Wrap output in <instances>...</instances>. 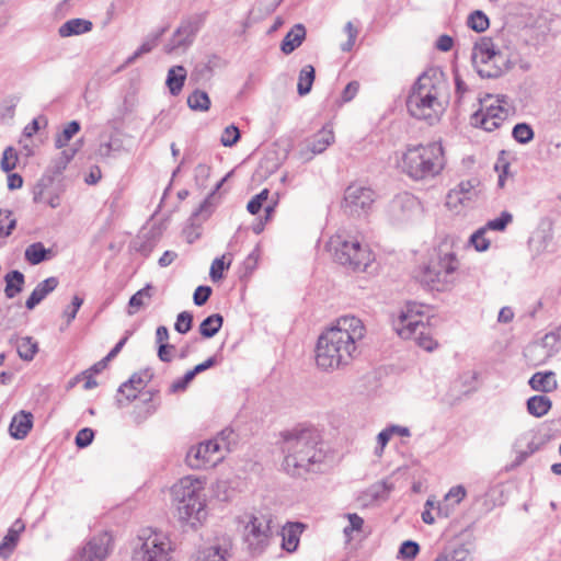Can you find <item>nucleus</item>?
<instances>
[{"label": "nucleus", "instance_id": "52", "mask_svg": "<svg viewBox=\"0 0 561 561\" xmlns=\"http://www.w3.org/2000/svg\"><path fill=\"white\" fill-rule=\"evenodd\" d=\"M346 517L350 524L344 528L343 531L346 537L351 538L352 533L362 530L364 519L356 513H348L346 514Z\"/></svg>", "mask_w": 561, "mask_h": 561}, {"label": "nucleus", "instance_id": "40", "mask_svg": "<svg viewBox=\"0 0 561 561\" xmlns=\"http://www.w3.org/2000/svg\"><path fill=\"white\" fill-rule=\"evenodd\" d=\"M16 348L22 359L32 360L38 351V345L31 336H24L18 340Z\"/></svg>", "mask_w": 561, "mask_h": 561}, {"label": "nucleus", "instance_id": "58", "mask_svg": "<svg viewBox=\"0 0 561 561\" xmlns=\"http://www.w3.org/2000/svg\"><path fill=\"white\" fill-rule=\"evenodd\" d=\"M345 32L347 33V42L341 45V49L343 51H350L356 41L358 30L353 25L352 22H347L344 27Z\"/></svg>", "mask_w": 561, "mask_h": 561}, {"label": "nucleus", "instance_id": "31", "mask_svg": "<svg viewBox=\"0 0 561 561\" xmlns=\"http://www.w3.org/2000/svg\"><path fill=\"white\" fill-rule=\"evenodd\" d=\"M524 355L527 359V363L534 367L543 365L551 357L550 351L541 342H536L528 345L525 348Z\"/></svg>", "mask_w": 561, "mask_h": 561}, {"label": "nucleus", "instance_id": "39", "mask_svg": "<svg viewBox=\"0 0 561 561\" xmlns=\"http://www.w3.org/2000/svg\"><path fill=\"white\" fill-rule=\"evenodd\" d=\"M316 71L311 65H306L299 72L297 91L299 95H306L310 92L313 81H314Z\"/></svg>", "mask_w": 561, "mask_h": 561}, {"label": "nucleus", "instance_id": "25", "mask_svg": "<svg viewBox=\"0 0 561 561\" xmlns=\"http://www.w3.org/2000/svg\"><path fill=\"white\" fill-rule=\"evenodd\" d=\"M92 28V21L82 18H73L67 20L58 27V35L62 38L80 36L91 32Z\"/></svg>", "mask_w": 561, "mask_h": 561}, {"label": "nucleus", "instance_id": "50", "mask_svg": "<svg viewBox=\"0 0 561 561\" xmlns=\"http://www.w3.org/2000/svg\"><path fill=\"white\" fill-rule=\"evenodd\" d=\"M419 551L420 546L417 542L407 540L401 543V547L399 549V556L404 560H412L417 556Z\"/></svg>", "mask_w": 561, "mask_h": 561}, {"label": "nucleus", "instance_id": "34", "mask_svg": "<svg viewBox=\"0 0 561 561\" xmlns=\"http://www.w3.org/2000/svg\"><path fill=\"white\" fill-rule=\"evenodd\" d=\"M152 286L146 285L144 288L139 289L136 294H134L129 299L127 313L129 316H134L139 310L149 306L152 298Z\"/></svg>", "mask_w": 561, "mask_h": 561}, {"label": "nucleus", "instance_id": "63", "mask_svg": "<svg viewBox=\"0 0 561 561\" xmlns=\"http://www.w3.org/2000/svg\"><path fill=\"white\" fill-rule=\"evenodd\" d=\"M359 90V83L357 81H351L342 92L343 102L352 101Z\"/></svg>", "mask_w": 561, "mask_h": 561}, {"label": "nucleus", "instance_id": "11", "mask_svg": "<svg viewBox=\"0 0 561 561\" xmlns=\"http://www.w3.org/2000/svg\"><path fill=\"white\" fill-rule=\"evenodd\" d=\"M471 59L481 78H497L507 68L506 56L490 37H482L474 44Z\"/></svg>", "mask_w": 561, "mask_h": 561}, {"label": "nucleus", "instance_id": "53", "mask_svg": "<svg viewBox=\"0 0 561 561\" xmlns=\"http://www.w3.org/2000/svg\"><path fill=\"white\" fill-rule=\"evenodd\" d=\"M83 304V299L79 296H73L71 305L68 306L64 312L62 317L66 319V327H68L72 320H75L78 310Z\"/></svg>", "mask_w": 561, "mask_h": 561}, {"label": "nucleus", "instance_id": "6", "mask_svg": "<svg viewBox=\"0 0 561 561\" xmlns=\"http://www.w3.org/2000/svg\"><path fill=\"white\" fill-rule=\"evenodd\" d=\"M205 480L187 476L178 483V514L182 524L196 529L206 519Z\"/></svg>", "mask_w": 561, "mask_h": 561}, {"label": "nucleus", "instance_id": "54", "mask_svg": "<svg viewBox=\"0 0 561 561\" xmlns=\"http://www.w3.org/2000/svg\"><path fill=\"white\" fill-rule=\"evenodd\" d=\"M240 138V131L234 125H230L225 128L221 136V144L225 147H231L237 144Z\"/></svg>", "mask_w": 561, "mask_h": 561}, {"label": "nucleus", "instance_id": "37", "mask_svg": "<svg viewBox=\"0 0 561 561\" xmlns=\"http://www.w3.org/2000/svg\"><path fill=\"white\" fill-rule=\"evenodd\" d=\"M33 201L35 203H43L51 208H57L60 205V197L57 193L46 190L44 184H37L33 191Z\"/></svg>", "mask_w": 561, "mask_h": 561}, {"label": "nucleus", "instance_id": "51", "mask_svg": "<svg viewBox=\"0 0 561 561\" xmlns=\"http://www.w3.org/2000/svg\"><path fill=\"white\" fill-rule=\"evenodd\" d=\"M513 216L508 211H503L499 218L488 221L486 230L503 231L506 226L512 221Z\"/></svg>", "mask_w": 561, "mask_h": 561}, {"label": "nucleus", "instance_id": "26", "mask_svg": "<svg viewBox=\"0 0 561 561\" xmlns=\"http://www.w3.org/2000/svg\"><path fill=\"white\" fill-rule=\"evenodd\" d=\"M58 286V279L54 276L44 279L38 283L34 290L31 293L30 297L25 302V307L28 310L34 309L47 295L56 289Z\"/></svg>", "mask_w": 561, "mask_h": 561}, {"label": "nucleus", "instance_id": "43", "mask_svg": "<svg viewBox=\"0 0 561 561\" xmlns=\"http://www.w3.org/2000/svg\"><path fill=\"white\" fill-rule=\"evenodd\" d=\"M16 219L9 209H0V238L9 237L15 228Z\"/></svg>", "mask_w": 561, "mask_h": 561}, {"label": "nucleus", "instance_id": "60", "mask_svg": "<svg viewBox=\"0 0 561 561\" xmlns=\"http://www.w3.org/2000/svg\"><path fill=\"white\" fill-rule=\"evenodd\" d=\"M193 316L183 311L178 314V333H186L192 328Z\"/></svg>", "mask_w": 561, "mask_h": 561}, {"label": "nucleus", "instance_id": "33", "mask_svg": "<svg viewBox=\"0 0 561 561\" xmlns=\"http://www.w3.org/2000/svg\"><path fill=\"white\" fill-rule=\"evenodd\" d=\"M529 386L535 391L551 392L557 389V380L553 371H538L529 379Z\"/></svg>", "mask_w": 561, "mask_h": 561}, {"label": "nucleus", "instance_id": "24", "mask_svg": "<svg viewBox=\"0 0 561 561\" xmlns=\"http://www.w3.org/2000/svg\"><path fill=\"white\" fill-rule=\"evenodd\" d=\"M137 101V91L134 88H130L125 92L123 99L116 105L108 124L116 125L122 123L125 117L136 108Z\"/></svg>", "mask_w": 561, "mask_h": 561}, {"label": "nucleus", "instance_id": "29", "mask_svg": "<svg viewBox=\"0 0 561 561\" xmlns=\"http://www.w3.org/2000/svg\"><path fill=\"white\" fill-rule=\"evenodd\" d=\"M304 525L300 523H290L283 527L282 548L287 552L296 551L299 545V538L302 533Z\"/></svg>", "mask_w": 561, "mask_h": 561}, {"label": "nucleus", "instance_id": "36", "mask_svg": "<svg viewBox=\"0 0 561 561\" xmlns=\"http://www.w3.org/2000/svg\"><path fill=\"white\" fill-rule=\"evenodd\" d=\"M4 280L5 296L11 299L22 291L25 278L23 273H21L20 271H11L5 275Z\"/></svg>", "mask_w": 561, "mask_h": 561}, {"label": "nucleus", "instance_id": "8", "mask_svg": "<svg viewBox=\"0 0 561 561\" xmlns=\"http://www.w3.org/2000/svg\"><path fill=\"white\" fill-rule=\"evenodd\" d=\"M334 260L354 271H365L374 261V254L367 244L346 231H339L329 241Z\"/></svg>", "mask_w": 561, "mask_h": 561}, {"label": "nucleus", "instance_id": "64", "mask_svg": "<svg viewBox=\"0 0 561 561\" xmlns=\"http://www.w3.org/2000/svg\"><path fill=\"white\" fill-rule=\"evenodd\" d=\"M392 436L390 435V433L388 432L387 427L385 430H382L378 436H377V443H378V447L376 448L375 450V454L377 456H381L382 453H383V449L385 447L387 446V444L389 443L390 438Z\"/></svg>", "mask_w": 561, "mask_h": 561}, {"label": "nucleus", "instance_id": "17", "mask_svg": "<svg viewBox=\"0 0 561 561\" xmlns=\"http://www.w3.org/2000/svg\"><path fill=\"white\" fill-rule=\"evenodd\" d=\"M391 211L397 220L408 221L419 218L423 213L421 202L410 193H402L391 203Z\"/></svg>", "mask_w": 561, "mask_h": 561}, {"label": "nucleus", "instance_id": "41", "mask_svg": "<svg viewBox=\"0 0 561 561\" xmlns=\"http://www.w3.org/2000/svg\"><path fill=\"white\" fill-rule=\"evenodd\" d=\"M80 123L77 121L69 122L64 129L56 135L55 137V146L57 149H61L68 145V142L72 139V137L79 133Z\"/></svg>", "mask_w": 561, "mask_h": 561}, {"label": "nucleus", "instance_id": "38", "mask_svg": "<svg viewBox=\"0 0 561 561\" xmlns=\"http://www.w3.org/2000/svg\"><path fill=\"white\" fill-rule=\"evenodd\" d=\"M224 323V318L219 313H214L206 319L199 325V333L202 336L206 339H210L216 335L221 329Z\"/></svg>", "mask_w": 561, "mask_h": 561}, {"label": "nucleus", "instance_id": "45", "mask_svg": "<svg viewBox=\"0 0 561 561\" xmlns=\"http://www.w3.org/2000/svg\"><path fill=\"white\" fill-rule=\"evenodd\" d=\"M489 24L488 16L480 10L473 11L468 18V25L476 32H484Z\"/></svg>", "mask_w": 561, "mask_h": 561}, {"label": "nucleus", "instance_id": "9", "mask_svg": "<svg viewBox=\"0 0 561 561\" xmlns=\"http://www.w3.org/2000/svg\"><path fill=\"white\" fill-rule=\"evenodd\" d=\"M170 537L151 528L139 531L133 548L134 561H174Z\"/></svg>", "mask_w": 561, "mask_h": 561}, {"label": "nucleus", "instance_id": "2", "mask_svg": "<svg viewBox=\"0 0 561 561\" xmlns=\"http://www.w3.org/2000/svg\"><path fill=\"white\" fill-rule=\"evenodd\" d=\"M283 468L293 477H301L321 469L325 458V444L320 432L312 426H296L280 433Z\"/></svg>", "mask_w": 561, "mask_h": 561}, {"label": "nucleus", "instance_id": "19", "mask_svg": "<svg viewBox=\"0 0 561 561\" xmlns=\"http://www.w3.org/2000/svg\"><path fill=\"white\" fill-rule=\"evenodd\" d=\"M206 13H194L182 19L178 27V49H186L193 44L197 33L202 28Z\"/></svg>", "mask_w": 561, "mask_h": 561}, {"label": "nucleus", "instance_id": "46", "mask_svg": "<svg viewBox=\"0 0 561 561\" xmlns=\"http://www.w3.org/2000/svg\"><path fill=\"white\" fill-rule=\"evenodd\" d=\"M19 157L18 152L13 147H8L4 149L2 153V159L0 162L1 169L3 172L12 171L18 163Z\"/></svg>", "mask_w": 561, "mask_h": 561}, {"label": "nucleus", "instance_id": "4", "mask_svg": "<svg viewBox=\"0 0 561 561\" xmlns=\"http://www.w3.org/2000/svg\"><path fill=\"white\" fill-rule=\"evenodd\" d=\"M460 262L450 244L443 242L430 262L422 268L420 280L431 290L446 291L451 289L458 278Z\"/></svg>", "mask_w": 561, "mask_h": 561}, {"label": "nucleus", "instance_id": "12", "mask_svg": "<svg viewBox=\"0 0 561 561\" xmlns=\"http://www.w3.org/2000/svg\"><path fill=\"white\" fill-rule=\"evenodd\" d=\"M482 107L472 116L473 124L486 131L499 128L510 114L505 95H486L481 100Z\"/></svg>", "mask_w": 561, "mask_h": 561}, {"label": "nucleus", "instance_id": "30", "mask_svg": "<svg viewBox=\"0 0 561 561\" xmlns=\"http://www.w3.org/2000/svg\"><path fill=\"white\" fill-rule=\"evenodd\" d=\"M55 256L51 249L45 248L42 242H34L26 247L24 257L31 265H38L44 261L50 260Z\"/></svg>", "mask_w": 561, "mask_h": 561}, {"label": "nucleus", "instance_id": "35", "mask_svg": "<svg viewBox=\"0 0 561 561\" xmlns=\"http://www.w3.org/2000/svg\"><path fill=\"white\" fill-rule=\"evenodd\" d=\"M551 400L543 394H536L527 400V411L535 417H542L551 409Z\"/></svg>", "mask_w": 561, "mask_h": 561}, {"label": "nucleus", "instance_id": "10", "mask_svg": "<svg viewBox=\"0 0 561 561\" xmlns=\"http://www.w3.org/2000/svg\"><path fill=\"white\" fill-rule=\"evenodd\" d=\"M422 318V306L409 304L405 310H402L399 317L393 320V329L402 339L414 340L425 351H433L436 343Z\"/></svg>", "mask_w": 561, "mask_h": 561}, {"label": "nucleus", "instance_id": "18", "mask_svg": "<svg viewBox=\"0 0 561 561\" xmlns=\"http://www.w3.org/2000/svg\"><path fill=\"white\" fill-rule=\"evenodd\" d=\"M214 213V205L209 199H204L192 213L188 224L183 228V236L188 244H192L201 237L202 225Z\"/></svg>", "mask_w": 561, "mask_h": 561}, {"label": "nucleus", "instance_id": "21", "mask_svg": "<svg viewBox=\"0 0 561 561\" xmlns=\"http://www.w3.org/2000/svg\"><path fill=\"white\" fill-rule=\"evenodd\" d=\"M151 378L152 374L148 369L135 373L126 382L119 387L118 393L124 396L128 402L133 401L145 392L142 390L151 380Z\"/></svg>", "mask_w": 561, "mask_h": 561}, {"label": "nucleus", "instance_id": "15", "mask_svg": "<svg viewBox=\"0 0 561 561\" xmlns=\"http://www.w3.org/2000/svg\"><path fill=\"white\" fill-rule=\"evenodd\" d=\"M112 548V536L101 533L90 539L71 561H104Z\"/></svg>", "mask_w": 561, "mask_h": 561}, {"label": "nucleus", "instance_id": "7", "mask_svg": "<svg viewBox=\"0 0 561 561\" xmlns=\"http://www.w3.org/2000/svg\"><path fill=\"white\" fill-rule=\"evenodd\" d=\"M444 167V149L439 142L410 147L402 158L403 171L414 180L434 178Z\"/></svg>", "mask_w": 561, "mask_h": 561}, {"label": "nucleus", "instance_id": "48", "mask_svg": "<svg viewBox=\"0 0 561 561\" xmlns=\"http://www.w3.org/2000/svg\"><path fill=\"white\" fill-rule=\"evenodd\" d=\"M486 228H480L470 237V243L479 252L485 251L490 247V241L485 238Z\"/></svg>", "mask_w": 561, "mask_h": 561}, {"label": "nucleus", "instance_id": "47", "mask_svg": "<svg viewBox=\"0 0 561 561\" xmlns=\"http://www.w3.org/2000/svg\"><path fill=\"white\" fill-rule=\"evenodd\" d=\"M121 148V140L118 138L111 136L108 141L100 144L98 154L103 158H108L113 156V153L118 152Z\"/></svg>", "mask_w": 561, "mask_h": 561}, {"label": "nucleus", "instance_id": "59", "mask_svg": "<svg viewBox=\"0 0 561 561\" xmlns=\"http://www.w3.org/2000/svg\"><path fill=\"white\" fill-rule=\"evenodd\" d=\"M93 437H94V433L91 428H88V427L82 428L78 432V434L76 436V444L78 447L84 448L92 443Z\"/></svg>", "mask_w": 561, "mask_h": 561}, {"label": "nucleus", "instance_id": "20", "mask_svg": "<svg viewBox=\"0 0 561 561\" xmlns=\"http://www.w3.org/2000/svg\"><path fill=\"white\" fill-rule=\"evenodd\" d=\"M231 543L228 539H217L214 543L201 547L191 561H228Z\"/></svg>", "mask_w": 561, "mask_h": 561}, {"label": "nucleus", "instance_id": "32", "mask_svg": "<svg viewBox=\"0 0 561 561\" xmlns=\"http://www.w3.org/2000/svg\"><path fill=\"white\" fill-rule=\"evenodd\" d=\"M306 37V28L302 24H296L284 37L280 49L288 55L298 48Z\"/></svg>", "mask_w": 561, "mask_h": 561}, {"label": "nucleus", "instance_id": "44", "mask_svg": "<svg viewBox=\"0 0 561 561\" xmlns=\"http://www.w3.org/2000/svg\"><path fill=\"white\" fill-rule=\"evenodd\" d=\"M512 135L517 142L525 145L533 140L534 130L528 124L519 123L514 126Z\"/></svg>", "mask_w": 561, "mask_h": 561}, {"label": "nucleus", "instance_id": "1", "mask_svg": "<svg viewBox=\"0 0 561 561\" xmlns=\"http://www.w3.org/2000/svg\"><path fill=\"white\" fill-rule=\"evenodd\" d=\"M362 320L354 316H344L325 330L316 346V363L322 370H335L348 366L355 357L357 342L365 336Z\"/></svg>", "mask_w": 561, "mask_h": 561}, {"label": "nucleus", "instance_id": "5", "mask_svg": "<svg viewBox=\"0 0 561 561\" xmlns=\"http://www.w3.org/2000/svg\"><path fill=\"white\" fill-rule=\"evenodd\" d=\"M236 444L237 434L226 427L213 438L192 446L186 453L185 461L192 469H213L226 459Z\"/></svg>", "mask_w": 561, "mask_h": 561}, {"label": "nucleus", "instance_id": "16", "mask_svg": "<svg viewBox=\"0 0 561 561\" xmlns=\"http://www.w3.org/2000/svg\"><path fill=\"white\" fill-rule=\"evenodd\" d=\"M334 141V134L331 127L324 126L311 138L306 139L299 149V158L302 161H310L316 154H320Z\"/></svg>", "mask_w": 561, "mask_h": 561}, {"label": "nucleus", "instance_id": "14", "mask_svg": "<svg viewBox=\"0 0 561 561\" xmlns=\"http://www.w3.org/2000/svg\"><path fill=\"white\" fill-rule=\"evenodd\" d=\"M270 519L252 516L244 528V540L253 554H260L268 546Z\"/></svg>", "mask_w": 561, "mask_h": 561}, {"label": "nucleus", "instance_id": "49", "mask_svg": "<svg viewBox=\"0 0 561 561\" xmlns=\"http://www.w3.org/2000/svg\"><path fill=\"white\" fill-rule=\"evenodd\" d=\"M435 561H469V551L465 548H457L438 556Z\"/></svg>", "mask_w": 561, "mask_h": 561}, {"label": "nucleus", "instance_id": "56", "mask_svg": "<svg viewBox=\"0 0 561 561\" xmlns=\"http://www.w3.org/2000/svg\"><path fill=\"white\" fill-rule=\"evenodd\" d=\"M229 267V263L226 265L222 257H217L213 261L210 266L209 276L213 282H218L224 277V270Z\"/></svg>", "mask_w": 561, "mask_h": 561}, {"label": "nucleus", "instance_id": "27", "mask_svg": "<svg viewBox=\"0 0 561 561\" xmlns=\"http://www.w3.org/2000/svg\"><path fill=\"white\" fill-rule=\"evenodd\" d=\"M33 426V415L30 412L21 411L15 414L11 421L9 431L10 435L15 439L26 437Z\"/></svg>", "mask_w": 561, "mask_h": 561}, {"label": "nucleus", "instance_id": "28", "mask_svg": "<svg viewBox=\"0 0 561 561\" xmlns=\"http://www.w3.org/2000/svg\"><path fill=\"white\" fill-rule=\"evenodd\" d=\"M25 529V525L21 519H16L8 530L0 543V556L8 558L18 545L21 533Z\"/></svg>", "mask_w": 561, "mask_h": 561}, {"label": "nucleus", "instance_id": "3", "mask_svg": "<svg viewBox=\"0 0 561 561\" xmlns=\"http://www.w3.org/2000/svg\"><path fill=\"white\" fill-rule=\"evenodd\" d=\"M446 82L435 75L422 73L407 99V108L411 116L430 124L439 121L447 105Z\"/></svg>", "mask_w": 561, "mask_h": 561}, {"label": "nucleus", "instance_id": "13", "mask_svg": "<svg viewBox=\"0 0 561 561\" xmlns=\"http://www.w3.org/2000/svg\"><path fill=\"white\" fill-rule=\"evenodd\" d=\"M375 202V192L370 187L353 183L344 194L343 208L352 216L367 214Z\"/></svg>", "mask_w": 561, "mask_h": 561}, {"label": "nucleus", "instance_id": "62", "mask_svg": "<svg viewBox=\"0 0 561 561\" xmlns=\"http://www.w3.org/2000/svg\"><path fill=\"white\" fill-rule=\"evenodd\" d=\"M210 176V167L206 164H198L195 168V179L201 186H205Z\"/></svg>", "mask_w": 561, "mask_h": 561}, {"label": "nucleus", "instance_id": "23", "mask_svg": "<svg viewBox=\"0 0 561 561\" xmlns=\"http://www.w3.org/2000/svg\"><path fill=\"white\" fill-rule=\"evenodd\" d=\"M480 180L471 178L461 181L455 188L448 193L449 199H457L460 204L472 201L479 194Z\"/></svg>", "mask_w": 561, "mask_h": 561}, {"label": "nucleus", "instance_id": "57", "mask_svg": "<svg viewBox=\"0 0 561 561\" xmlns=\"http://www.w3.org/2000/svg\"><path fill=\"white\" fill-rule=\"evenodd\" d=\"M157 37L146 39L141 46L127 59L128 64L134 62L138 57L151 51L157 45Z\"/></svg>", "mask_w": 561, "mask_h": 561}, {"label": "nucleus", "instance_id": "42", "mask_svg": "<svg viewBox=\"0 0 561 561\" xmlns=\"http://www.w3.org/2000/svg\"><path fill=\"white\" fill-rule=\"evenodd\" d=\"M187 105L193 111L205 112L209 108L210 100L208 94L201 90H195L187 98Z\"/></svg>", "mask_w": 561, "mask_h": 561}, {"label": "nucleus", "instance_id": "22", "mask_svg": "<svg viewBox=\"0 0 561 561\" xmlns=\"http://www.w3.org/2000/svg\"><path fill=\"white\" fill-rule=\"evenodd\" d=\"M136 400L131 416L136 424H141L156 412L154 393L152 391H145Z\"/></svg>", "mask_w": 561, "mask_h": 561}, {"label": "nucleus", "instance_id": "55", "mask_svg": "<svg viewBox=\"0 0 561 561\" xmlns=\"http://www.w3.org/2000/svg\"><path fill=\"white\" fill-rule=\"evenodd\" d=\"M267 197H268V190H266V188H264L257 195L252 197L247 206V209L249 210V213L252 215L257 214L261 210L263 203L267 199Z\"/></svg>", "mask_w": 561, "mask_h": 561}, {"label": "nucleus", "instance_id": "61", "mask_svg": "<svg viewBox=\"0 0 561 561\" xmlns=\"http://www.w3.org/2000/svg\"><path fill=\"white\" fill-rule=\"evenodd\" d=\"M211 295V288L209 286H198L193 296L194 304L196 306H203Z\"/></svg>", "mask_w": 561, "mask_h": 561}]
</instances>
